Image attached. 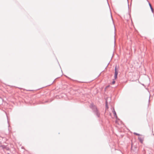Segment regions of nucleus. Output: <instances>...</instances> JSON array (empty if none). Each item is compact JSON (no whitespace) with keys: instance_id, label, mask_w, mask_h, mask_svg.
Instances as JSON below:
<instances>
[{"instance_id":"f03ea898","label":"nucleus","mask_w":154,"mask_h":154,"mask_svg":"<svg viewBox=\"0 0 154 154\" xmlns=\"http://www.w3.org/2000/svg\"><path fill=\"white\" fill-rule=\"evenodd\" d=\"M147 1L148 2L149 5L150 7L152 12V13H153V10L152 6L151 5L150 3L149 2L148 0H147Z\"/></svg>"},{"instance_id":"9d476101","label":"nucleus","mask_w":154,"mask_h":154,"mask_svg":"<svg viewBox=\"0 0 154 154\" xmlns=\"http://www.w3.org/2000/svg\"><path fill=\"white\" fill-rule=\"evenodd\" d=\"M2 101V98L0 97V103H1Z\"/></svg>"},{"instance_id":"7ed1b4c3","label":"nucleus","mask_w":154,"mask_h":154,"mask_svg":"<svg viewBox=\"0 0 154 154\" xmlns=\"http://www.w3.org/2000/svg\"><path fill=\"white\" fill-rule=\"evenodd\" d=\"M118 72L117 69V66H116L115 68V75H118Z\"/></svg>"},{"instance_id":"a211bd4d","label":"nucleus","mask_w":154,"mask_h":154,"mask_svg":"<svg viewBox=\"0 0 154 154\" xmlns=\"http://www.w3.org/2000/svg\"><path fill=\"white\" fill-rule=\"evenodd\" d=\"M8 154H9V153H8Z\"/></svg>"},{"instance_id":"ddd939ff","label":"nucleus","mask_w":154,"mask_h":154,"mask_svg":"<svg viewBox=\"0 0 154 154\" xmlns=\"http://www.w3.org/2000/svg\"><path fill=\"white\" fill-rule=\"evenodd\" d=\"M111 18L112 19V20H113L112 14H111Z\"/></svg>"},{"instance_id":"6e6552de","label":"nucleus","mask_w":154,"mask_h":154,"mask_svg":"<svg viewBox=\"0 0 154 154\" xmlns=\"http://www.w3.org/2000/svg\"><path fill=\"white\" fill-rule=\"evenodd\" d=\"M117 75H114V78L115 79H116L117 78Z\"/></svg>"},{"instance_id":"f257e3e1","label":"nucleus","mask_w":154,"mask_h":154,"mask_svg":"<svg viewBox=\"0 0 154 154\" xmlns=\"http://www.w3.org/2000/svg\"><path fill=\"white\" fill-rule=\"evenodd\" d=\"M90 107L92 109L94 114L96 115L98 118L100 116V113L98 110L97 107L93 103H91L90 105Z\"/></svg>"},{"instance_id":"f3484780","label":"nucleus","mask_w":154,"mask_h":154,"mask_svg":"<svg viewBox=\"0 0 154 154\" xmlns=\"http://www.w3.org/2000/svg\"><path fill=\"white\" fill-rule=\"evenodd\" d=\"M128 2V0H127Z\"/></svg>"},{"instance_id":"423d86ee","label":"nucleus","mask_w":154,"mask_h":154,"mask_svg":"<svg viewBox=\"0 0 154 154\" xmlns=\"http://www.w3.org/2000/svg\"><path fill=\"white\" fill-rule=\"evenodd\" d=\"M0 147H2L3 148H5V146H4L2 145V143L1 142H0Z\"/></svg>"},{"instance_id":"2eb2a0df","label":"nucleus","mask_w":154,"mask_h":154,"mask_svg":"<svg viewBox=\"0 0 154 154\" xmlns=\"http://www.w3.org/2000/svg\"><path fill=\"white\" fill-rule=\"evenodd\" d=\"M109 64V63L108 64H107V66H106V67L108 66V65Z\"/></svg>"},{"instance_id":"dca6fc26","label":"nucleus","mask_w":154,"mask_h":154,"mask_svg":"<svg viewBox=\"0 0 154 154\" xmlns=\"http://www.w3.org/2000/svg\"><path fill=\"white\" fill-rule=\"evenodd\" d=\"M48 102V101H46L45 102Z\"/></svg>"},{"instance_id":"20e7f679","label":"nucleus","mask_w":154,"mask_h":154,"mask_svg":"<svg viewBox=\"0 0 154 154\" xmlns=\"http://www.w3.org/2000/svg\"><path fill=\"white\" fill-rule=\"evenodd\" d=\"M112 112L113 113L114 116L116 117V118L117 119V116L116 112L115 111L114 109H113L112 111Z\"/></svg>"},{"instance_id":"0eeeda50","label":"nucleus","mask_w":154,"mask_h":154,"mask_svg":"<svg viewBox=\"0 0 154 154\" xmlns=\"http://www.w3.org/2000/svg\"><path fill=\"white\" fill-rule=\"evenodd\" d=\"M106 106L107 108H108V106L107 105V101H106Z\"/></svg>"},{"instance_id":"39448f33","label":"nucleus","mask_w":154,"mask_h":154,"mask_svg":"<svg viewBox=\"0 0 154 154\" xmlns=\"http://www.w3.org/2000/svg\"><path fill=\"white\" fill-rule=\"evenodd\" d=\"M138 139L141 143H142L143 141V139L142 137L140 136L138 137Z\"/></svg>"},{"instance_id":"1a4fd4ad","label":"nucleus","mask_w":154,"mask_h":154,"mask_svg":"<svg viewBox=\"0 0 154 154\" xmlns=\"http://www.w3.org/2000/svg\"><path fill=\"white\" fill-rule=\"evenodd\" d=\"M115 83V81H114V79L113 80V81L112 82V84H114Z\"/></svg>"},{"instance_id":"f8f14e48","label":"nucleus","mask_w":154,"mask_h":154,"mask_svg":"<svg viewBox=\"0 0 154 154\" xmlns=\"http://www.w3.org/2000/svg\"><path fill=\"white\" fill-rule=\"evenodd\" d=\"M115 42H116V39H115H115H114V44H115Z\"/></svg>"},{"instance_id":"4468645a","label":"nucleus","mask_w":154,"mask_h":154,"mask_svg":"<svg viewBox=\"0 0 154 154\" xmlns=\"http://www.w3.org/2000/svg\"><path fill=\"white\" fill-rule=\"evenodd\" d=\"M150 96H149V98H150Z\"/></svg>"},{"instance_id":"9b49d317","label":"nucleus","mask_w":154,"mask_h":154,"mask_svg":"<svg viewBox=\"0 0 154 154\" xmlns=\"http://www.w3.org/2000/svg\"><path fill=\"white\" fill-rule=\"evenodd\" d=\"M134 135H140V134H138L137 133H134Z\"/></svg>"}]
</instances>
